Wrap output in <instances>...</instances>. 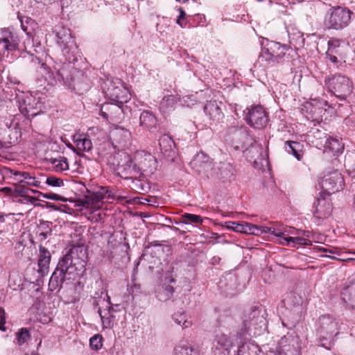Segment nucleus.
<instances>
[{"instance_id": "28", "label": "nucleus", "mask_w": 355, "mask_h": 355, "mask_svg": "<svg viewBox=\"0 0 355 355\" xmlns=\"http://www.w3.org/2000/svg\"><path fill=\"white\" fill-rule=\"evenodd\" d=\"M159 146L162 153L170 155L175 147V142L168 135H163L159 139Z\"/></svg>"}, {"instance_id": "39", "label": "nucleus", "mask_w": 355, "mask_h": 355, "mask_svg": "<svg viewBox=\"0 0 355 355\" xmlns=\"http://www.w3.org/2000/svg\"><path fill=\"white\" fill-rule=\"evenodd\" d=\"M202 222V218L198 215L186 213L182 216V223L185 224H198Z\"/></svg>"}, {"instance_id": "26", "label": "nucleus", "mask_w": 355, "mask_h": 355, "mask_svg": "<svg viewBox=\"0 0 355 355\" xmlns=\"http://www.w3.org/2000/svg\"><path fill=\"white\" fill-rule=\"evenodd\" d=\"M285 149L288 153L293 154L297 160H301L303 155V145L297 141H287L285 142Z\"/></svg>"}, {"instance_id": "58", "label": "nucleus", "mask_w": 355, "mask_h": 355, "mask_svg": "<svg viewBox=\"0 0 355 355\" xmlns=\"http://www.w3.org/2000/svg\"><path fill=\"white\" fill-rule=\"evenodd\" d=\"M31 191L32 193H38L40 195V193H42L41 191H39L37 190H35V189H28V191Z\"/></svg>"}, {"instance_id": "29", "label": "nucleus", "mask_w": 355, "mask_h": 355, "mask_svg": "<svg viewBox=\"0 0 355 355\" xmlns=\"http://www.w3.org/2000/svg\"><path fill=\"white\" fill-rule=\"evenodd\" d=\"M174 288L168 284H163L156 291V297L159 301L166 302L169 300L174 293Z\"/></svg>"}, {"instance_id": "48", "label": "nucleus", "mask_w": 355, "mask_h": 355, "mask_svg": "<svg viewBox=\"0 0 355 355\" xmlns=\"http://www.w3.org/2000/svg\"><path fill=\"white\" fill-rule=\"evenodd\" d=\"M227 228L232 229L235 232L243 233L244 232V225L236 222H230L227 225Z\"/></svg>"}, {"instance_id": "5", "label": "nucleus", "mask_w": 355, "mask_h": 355, "mask_svg": "<svg viewBox=\"0 0 355 355\" xmlns=\"http://www.w3.org/2000/svg\"><path fill=\"white\" fill-rule=\"evenodd\" d=\"M191 167L199 174H204L207 178L218 177L221 175L219 167H215L209 157L202 152L196 154L190 162Z\"/></svg>"}, {"instance_id": "6", "label": "nucleus", "mask_w": 355, "mask_h": 355, "mask_svg": "<svg viewBox=\"0 0 355 355\" xmlns=\"http://www.w3.org/2000/svg\"><path fill=\"white\" fill-rule=\"evenodd\" d=\"M10 178L18 184L23 186L26 185L40 189H43L42 183L44 180V175L41 173L28 172L26 171H18L8 169Z\"/></svg>"}, {"instance_id": "63", "label": "nucleus", "mask_w": 355, "mask_h": 355, "mask_svg": "<svg viewBox=\"0 0 355 355\" xmlns=\"http://www.w3.org/2000/svg\"><path fill=\"white\" fill-rule=\"evenodd\" d=\"M112 239V236H111L108 241V244L110 245V243H112L113 241H112L111 239Z\"/></svg>"}, {"instance_id": "31", "label": "nucleus", "mask_w": 355, "mask_h": 355, "mask_svg": "<svg viewBox=\"0 0 355 355\" xmlns=\"http://www.w3.org/2000/svg\"><path fill=\"white\" fill-rule=\"evenodd\" d=\"M193 348L187 340H182L174 349L175 355H192Z\"/></svg>"}, {"instance_id": "50", "label": "nucleus", "mask_w": 355, "mask_h": 355, "mask_svg": "<svg viewBox=\"0 0 355 355\" xmlns=\"http://www.w3.org/2000/svg\"><path fill=\"white\" fill-rule=\"evenodd\" d=\"M28 191V189L25 188L24 187L15 188V189H13L14 198H17V197L24 196L27 194Z\"/></svg>"}, {"instance_id": "36", "label": "nucleus", "mask_w": 355, "mask_h": 355, "mask_svg": "<svg viewBox=\"0 0 355 355\" xmlns=\"http://www.w3.org/2000/svg\"><path fill=\"white\" fill-rule=\"evenodd\" d=\"M53 168L57 172H62L69 169L67 159L64 157H60L52 161Z\"/></svg>"}, {"instance_id": "45", "label": "nucleus", "mask_w": 355, "mask_h": 355, "mask_svg": "<svg viewBox=\"0 0 355 355\" xmlns=\"http://www.w3.org/2000/svg\"><path fill=\"white\" fill-rule=\"evenodd\" d=\"M217 341L219 345H220L225 349H227L230 346V342L227 338V336L224 334H220L219 336H217Z\"/></svg>"}, {"instance_id": "57", "label": "nucleus", "mask_w": 355, "mask_h": 355, "mask_svg": "<svg viewBox=\"0 0 355 355\" xmlns=\"http://www.w3.org/2000/svg\"><path fill=\"white\" fill-rule=\"evenodd\" d=\"M13 214H9V215H12ZM7 215L4 214L3 213L0 212V223H4L5 222V216Z\"/></svg>"}, {"instance_id": "33", "label": "nucleus", "mask_w": 355, "mask_h": 355, "mask_svg": "<svg viewBox=\"0 0 355 355\" xmlns=\"http://www.w3.org/2000/svg\"><path fill=\"white\" fill-rule=\"evenodd\" d=\"M342 295L343 300L355 309V289L353 287H347L344 289Z\"/></svg>"}, {"instance_id": "47", "label": "nucleus", "mask_w": 355, "mask_h": 355, "mask_svg": "<svg viewBox=\"0 0 355 355\" xmlns=\"http://www.w3.org/2000/svg\"><path fill=\"white\" fill-rule=\"evenodd\" d=\"M104 191L103 200L106 198L107 200H114L116 193H113L111 190H109L107 187H101L98 191Z\"/></svg>"}, {"instance_id": "16", "label": "nucleus", "mask_w": 355, "mask_h": 355, "mask_svg": "<svg viewBox=\"0 0 355 355\" xmlns=\"http://www.w3.org/2000/svg\"><path fill=\"white\" fill-rule=\"evenodd\" d=\"M333 204L330 197L320 193V196L317 199L314 216L319 220L328 218L332 213Z\"/></svg>"}, {"instance_id": "12", "label": "nucleus", "mask_w": 355, "mask_h": 355, "mask_svg": "<svg viewBox=\"0 0 355 355\" xmlns=\"http://www.w3.org/2000/svg\"><path fill=\"white\" fill-rule=\"evenodd\" d=\"M18 103L20 112L27 118L37 115L41 110V103L39 99L31 94L19 98Z\"/></svg>"}, {"instance_id": "27", "label": "nucleus", "mask_w": 355, "mask_h": 355, "mask_svg": "<svg viewBox=\"0 0 355 355\" xmlns=\"http://www.w3.org/2000/svg\"><path fill=\"white\" fill-rule=\"evenodd\" d=\"M343 42L339 39L331 38L328 41V49L327 51L332 50L336 52V55L340 58V60H343L345 54V46L342 45Z\"/></svg>"}, {"instance_id": "42", "label": "nucleus", "mask_w": 355, "mask_h": 355, "mask_svg": "<svg viewBox=\"0 0 355 355\" xmlns=\"http://www.w3.org/2000/svg\"><path fill=\"white\" fill-rule=\"evenodd\" d=\"M45 183L53 187H60L64 185L62 179L51 175L46 178Z\"/></svg>"}, {"instance_id": "46", "label": "nucleus", "mask_w": 355, "mask_h": 355, "mask_svg": "<svg viewBox=\"0 0 355 355\" xmlns=\"http://www.w3.org/2000/svg\"><path fill=\"white\" fill-rule=\"evenodd\" d=\"M101 336L96 335L90 338V345L93 349H98L102 347Z\"/></svg>"}, {"instance_id": "23", "label": "nucleus", "mask_w": 355, "mask_h": 355, "mask_svg": "<svg viewBox=\"0 0 355 355\" xmlns=\"http://www.w3.org/2000/svg\"><path fill=\"white\" fill-rule=\"evenodd\" d=\"M71 255V257L76 260L80 268H84V263H85L87 258V250L83 245H73L67 252Z\"/></svg>"}, {"instance_id": "34", "label": "nucleus", "mask_w": 355, "mask_h": 355, "mask_svg": "<svg viewBox=\"0 0 355 355\" xmlns=\"http://www.w3.org/2000/svg\"><path fill=\"white\" fill-rule=\"evenodd\" d=\"M51 223L48 221L40 222L38 225L37 234L42 239H46L51 234L52 230L51 228Z\"/></svg>"}, {"instance_id": "40", "label": "nucleus", "mask_w": 355, "mask_h": 355, "mask_svg": "<svg viewBox=\"0 0 355 355\" xmlns=\"http://www.w3.org/2000/svg\"><path fill=\"white\" fill-rule=\"evenodd\" d=\"M115 137L121 136L122 138L119 140V143H125L130 138V132L123 128H117L114 132Z\"/></svg>"}, {"instance_id": "35", "label": "nucleus", "mask_w": 355, "mask_h": 355, "mask_svg": "<svg viewBox=\"0 0 355 355\" xmlns=\"http://www.w3.org/2000/svg\"><path fill=\"white\" fill-rule=\"evenodd\" d=\"M173 319L179 325H182L183 328H189L192 325V322L188 320L187 315L184 311L177 312L173 315Z\"/></svg>"}, {"instance_id": "41", "label": "nucleus", "mask_w": 355, "mask_h": 355, "mask_svg": "<svg viewBox=\"0 0 355 355\" xmlns=\"http://www.w3.org/2000/svg\"><path fill=\"white\" fill-rule=\"evenodd\" d=\"M263 232H266V231L262 230L260 227L245 222V234L259 235Z\"/></svg>"}, {"instance_id": "1", "label": "nucleus", "mask_w": 355, "mask_h": 355, "mask_svg": "<svg viewBox=\"0 0 355 355\" xmlns=\"http://www.w3.org/2000/svg\"><path fill=\"white\" fill-rule=\"evenodd\" d=\"M56 36L57 44L65 58L66 62L58 68H55L56 70L55 74L53 71L44 68L46 71L45 79L51 85H55L58 83L70 85L75 70L71 62L76 60L74 56L77 52L78 46L71 36L70 29L67 28L59 27L56 31Z\"/></svg>"}, {"instance_id": "14", "label": "nucleus", "mask_w": 355, "mask_h": 355, "mask_svg": "<svg viewBox=\"0 0 355 355\" xmlns=\"http://www.w3.org/2000/svg\"><path fill=\"white\" fill-rule=\"evenodd\" d=\"M19 42L17 35L9 28H4L0 30V52L17 50Z\"/></svg>"}, {"instance_id": "7", "label": "nucleus", "mask_w": 355, "mask_h": 355, "mask_svg": "<svg viewBox=\"0 0 355 355\" xmlns=\"http://www.w3.org/2000/svg\"><path fill=\"white\" fill-rule=\"evenodd\" d=\"M261 45V57L266 60L279 61L286 55L287 52L292 51V49L287 45H282L268 39L263 40Z\"/></svg>"}, {"instance_id": "9", "label": "nucleus", "mask_w": 355, "mask_h": 355, "mask_svg": "<svg viewBox=\"0 0 355 355\" xmlns=\"http://www.w3.org/2000/svg\"><path fill=\"white\" fill-rule=\"evenodd\" d=\"M105 91L110 101L118 103H125L130 99V92L120 79L109 80Z\"/></svg>"}, {"instance_id": "55", "label": "nucleus", "mask_w": 355, "mask_h": 355, "mask_svg": "<svg viewBox=\"0 0 355 355\" xmlns=\"http://www.w3.org/2000/svg\"><path fill=\"white\" fill-rule=\"evenodd\" d=\"M268 231L277 236L283 237L284 233L279 229L273 228L272 230H271V228H268Z\"/></svg>"}, {"instance_id": "51", "label": "nucleus", "mask_w": 355, "mask_h": 355, "mask_svg": "<svg viewBox=\"0 0 355 355\" xmlns=\"http://www.w3.org/2000/svg\"><path fill=\"white\" fill-rule=\"evenodd\" d=\"M40 196L46 199H50L53 200H62V198L60 196L53 193H40Z\"/></svg>"}, {"instance_id": "62", "label": "nucleus", "mask_w": 355, "mask_h": 355, "mask_svg": "<svg viewBox=\"0 0 355 355\" xmlns=\"http://www.w3.org/2000/svg\"><path fill=\"white\" fill-rule=\"evenodd\" d=\"M37 3H43L45 0H35Z\"/></svg>"}, {"instance_id": "2", "label": "nucleus", "mask_w": 355, "mask_h": 355, "mask_svg": "<svg viewBox=\"0 0 355 355\" xmlns=\"http://www.w3.org/2000/svg\"><path fill=\"white\" fill-rule=\"evenodd\" d=\"M318 183L322 190L320 193H324L327 197L342 191L345 187L344 178L338 170L324 173L323 176L319 178Z\"/></svg>"}, {"instance_id": "52", "label": "nucleus", "mask_w": 355, "mask_h": 355, "mask_svg": "<svg viewBox=\"0 0 355 355\" xmlns=\"http://www.w3.org/2000/svg\"><path fill=\"white\" fill-rule=\"evenodd\" d=\"M185 12L184 10L180 9V13L177 19V24H178L181 27L184 28L186 26V22H184Z\"/></svg>"}, {"instance_id": "64", "label": "nucleus", "mask_w": 355, "mask_h": 355, "mask_svg": "<svg viewBox=\"0 0 355 355\" xmlns=\"http://www.w3.org/2000/svg\"><path fill=\"white\" fill-rule=\"evenodd\" d=\"M322 250L323 252H327V249H325V248H322Z\"/></svg>"}, {"instance_id": "59", "label": "nucleus", "mask_w": 355, "mask_h": 355, "mask_svg": "<svg viewBox=\"0 0 355 355\" xmlns=\"http://www.w3.org/2000/svg\"><path fill=\"white\" fill-rule=\"evenodd\" d=\"M259 306L258 305H256V306H254L252 309V311L254 313L256 311H257L259 309Z\"/></svg>"}, {"instance_id": "60", "label": "nucleus", "mask_w": 355, "mask_h": 355, "mask_svg": "<svg viewBox=\"0 0 355 355\" xmlns=\"http://www.w3.org/2000/svg\"><path fill=\"white\" fill-rule=\"evenodd\" d=\"M242 346H243V345L239 348L237 355H240L241 353L242 352V349H241Z\"/></svg>"}, {"instance_id": "19", "label": "nucleus", "mask_w": 355, "mask_h": 355, "mask_svg": "<svg viewBox=\"0 0 355 355\" xmlns=\"http://www.w3.org/2000/svg\"><path fill=\"white\" fill-rule=\"evenodd\" d=\"M105 297L107 300H105V298H103L101 302L103 304H105V308L103 309L101 307H99L98 313L101 318L103 327L105 328H111L115 318L114 312H115L116 310L114 306H111L110 297L107 294L105 295Z\"/></svg>"}, {"instance_id": "24", "label": "nucleus", "mask_w": 355, "mask_h": 355, "mask_svg": "<svg viewBox=\"0 0 355 355\" xmlns=\"http://www.w3.org/2000/svg\"><path fill=\"white\" fill-rule=\"evenodd\" d=\"M66 275L62 270L56 268L49 280V286L50 290L53 291L60 289L65 281Z\"/></svg>"}, {"instance_id": "10", "label": "nucleus", "mask_w": 355, "mask_h": 355, "mask_svg": "<svg viewBox=\"0 0 355 355\" xmlns=\"http://www.w3.org/2000/svg\"><path fill=\"white\" fill-rule=\"evenodd\" d=\"M318 333L320 340L331 341L338 334V324L329 314L321 315L318 320Z\"/></svg>"}, {"instance_id": "37", "label": "nucleus", "mask_w": 355, "mask_h": 355, "mask_svg": "<svg viewBox=\"0 0 355 355\" xmlns=\"http://www.w3.org/2000/svg\"><path fill=\"white\" fill-rule=\"evenodd\" d=\"M124 158L125 159V165H121L119 163L118 165V169L121 168V171L125 173V174H130L132 171H135V164L133 163V161L130 158V157L126 154L123 153Z\"/></svg>"}, {"instance_id": "15", "label": "nucleus", "mask_w": 355, "mask_h": 355, "mask_svg": "<svg viewBox=\"0 0 355 355\" xmlns=\"http://www.w3.org/2000/svg\"><path fill=\"white\" fill-rule=\"evenodd\" d=\"M135 159L137 160L138 167L141 171L152 174L157 170V159L150 153L144 151L137 152Z\"/></svg>"}, {"instance_id": "20", "label": "nucleus", "mask_w": 355, "mask_h": 355, "mask_svg": "<svg viewBox=\"0 0 355 355\" xmlns=\"http://www.w3.org/2000/svg\"><path fill=\"white\" fill-rule=\"evenodd\" d=\"M139 126L151 133H155L159 128L156 116L149 110H144L139 116Z\"/></svg>"}, {"instance_id": "61", "label": "nucleus", "mask_w": 355, "mask_h": 355, "mask_svg": "<svg viewBox=\"0 0 355 355\" xmlns=\"http://www.w3.org/2000/svg\"><path fill=\"white\" fill-rule=\"evenodd\" d=\"M94 306H98V305H99V302H97L96 300H95V301L94 302Z\"/></svg>"}, {"instance_id": "54", "label": "nucleus", "mask_w": 355, "mask_h": 355, "mask_svg": "<svg viewBox=\"0 0 355 355\" xmlns=\"http://www.w3.org/2000/svg\"><path fill=\"white\" fill-rule=\"evenodd\" d=\"M1 192L5 193L6 194L14 198V192L13 189L10 187H3L0 190Z\"/></svg>"}, {"instance_id": "4", "label": "nucleus", "mask_w": 355, "mask_h": 355, "mask_svg": "<svg viewBox=\"0 0 355 355\" xmlns=\"http://www.w3.org/2000/svg\"><path fill=\"white\" fill-rule=\"evenodd\" d=\"M353 12L347 8L337 6L330 10L326 24L329 28L340 30L347 27L352 19Z\"/></svg>"}, {"instance_id": "21", "label": "nucleus", "mask_w": 355, "mask_h": 355, "mask_svg": "<svg viewBox=\"0 0 355 355\" xmlns=\"http://www.w3.org/2000/svg\"><path fill=\"white\" fill-rule=\"evenodd\" d=\"M73 141L76 145V148L71 146L73 150H76L77 154L80 155L83 152H88L92 148V141L87 138V135L83 134H75L73 136ZM71 148V146H69Z\"/></svg>"}, {"instance_id": "25", "label": "nucleus", "mask_w": 355, "mask_h": 355, "mask_svg": "<svg viewBox=\"0 0 355 355\" xmlns=\"http://www.w3.org/2000/svg\"><path fill=\"white\" fill-rule=\"evenodd\" d=\"M204 111L213 120H219L223 116L221 110L215 101L207 102L204 107Z\"/></svg>"}, {"instance_id": "32", "label": "nucleus", "mask_w": 355, "mask_h": 355, "mask_svg": "<svg viewBox=\"0 0 355 355\" xmlns=\"http://www.w3.org/2000/svg\"><path fill=\"white\" fill-rule=\"evenodd\" d=\"M178 100V98L174 95L165 96L160 102V108L164 111L170 110L174 107Z\"/></svg>"}, {"instance_id": "43", "label": "nucleus", "mask_w": 355, "mask_h": 355, "mask_svg": "<svg viewBox=\"0 0 355 355\" xmlns=\"http://www.w3.org/2000/svg\"><path fill=\"white\" fill-rule=\"evenodd\" d=\"M14 200L16 202L19 203V204L35 205V202L37 200V199L35 197H32V196H28V194H26L24 196L19 197V198H16Z\"/></svg>"}, {"instance_id": "30", "label": "nucleus", "mask_w": 355, "mask_h": 355, "mask_svg": "<svg viewBox=\"0 0 355 355\" xmlns=\"http://www.w3.org/2000/svg\"><path fill=\"white\" fill-rule=\"evenodd\" d=\"M343 149V144L339 139L332 137H329L327 139L324 144V150L326 152L338 154L341 153Z\"/></svg>"}, {"instance_id": "13", "label": "nucleus", "mask_w": 355, "mask_h": 355, "mask_svg": "<svg viewBox=\"0 0 355 355\" xmlns=\"http://www.w3.org/2000/svg\"><path fill=\"white\" fill-rule=\"evenodd\" d=\"M100 114L107 121L119 122L123 118L124 105L114 101L105 103L101 106Z\"/></svg>"}, {"instance_id": "44", "label": "nucleus", "mask_w": 355, "mask_h": 355, "mask_svg": "<svg viewBox=\"0 0 355 355\" xmlns=\"http://www.w3.org/2000/svg\"><path fill=\"white\" fill-rule=\"evenodd\" d=\"M17 341L19 345L24 344L29 338V332L26 329L22 328L17 335Z\"/></svg>"}, {"instance_id": "8", "label": "nucleus", "mask_w": 355, "mask_h": 355, "mask_svg": "<svg viewBox=\"0 0 355 355\" xmlns=\"http://www.w3.org/2000/svg\"><path fill=\"white\" fill-rule=\"evenodd\" d=\"M269 121L268 113L263 106L261 105H252L248 108L245 114V122L254 129L261 130L264 128Z\"/></svg>"}, {"instance_id": "17", "label": "nucleus", "mask_w": 355, "mask_h": 355, "mask_svg": "<svg viewBox=\"0 0 355 355\" xmlns=\"http://www.w3.org/2000/svg\"><path fill=\"white\" fill-rule=\"evenodd\" d=\"M103 191L88 192L82 200V206L83 208L88 209L91 213L100 209L103 205Z\"/></svg>"}, {"instance_id": "53", "label": "nucleus", "mask_w": 355, "mask_h": 355, "mask_svg": "<svg viewBox=\"0 0 355 355\" xmlns=\"http://www.w3.org/2000/svg\"><path fill=\"white\" fill-rule=\"evenodd\" d=\"M5 324V311L3 309L0 308V329L4 330L3 328Z\"/></svg>"}, {"instance_id": "11", "label": "nucleus", "mask_w": 355, "mask_h": 355, "mask_svg": "<svg viewBox=\"0 0 355 355\" xmlns=\"http://www.w3.org/2000/svg\"><path fill=\"white\" fill-rule=\"evenodd\" d=\"M247 144L249 145V148L245 149L247 159L252 163L254 168H260L259 165L263 160L262 149L257 144L255 137L248 132L245 134V145Z\"/></svg>"}, {"instance_id": "3", "label": "nucleus", "mask_w": 355, "mask_h": 355, "mask_svg": "<svg viewBox=\"0 0 355 355\" xmlns=\"http://www.w3.org/2000/svg\"><path fill=\"white\" fill-rule=\"evenodd\" d=\"M331 92L340 99H345L353 92L354 84L352 80L344 75L335 74L325 80Z\"/></svg>"}, {"instance_id": "49", "label": "nucleus", "mask_w": 355, "mask_h": 355, "mask_svg": "<svg viewBox=\"0 0 355 355\" xmlns=\"http://www.w3.org/2000/svg\"><path fill=\"white\" fill-rule=\"evenodd\" d=\"M335 51H333L332 50H330L329 51H327L326 53V57L328 58L330 62H331L334 64H338L340 60V58L335 53Z\"/></svg>"}, {"instance_id": "38", "label": "nucleus", "mask_w": 355, "mask_h": 355, "mask_svg": "<svg viewBox=\"0 0 355 355\" xmlns=\"http://www.w3.org/2000/svg\"><path fill=\"white\" fill-rule=\"evenodd\" d=\"M283 238L286 241V244L288 245H289L291 243H293V245H292L293 247H295V244L300 245H311V241L307 239L303 238V237L288 236V237H283Z\"/></svg>"}, {"instance_id": "18", "label": "nucleus", "mask_w": 355, "mask_h": 355, "mask_svg": "<svg viewBox=\"0 0 355 355\" xmlns=\"http://www.w3.org/2000/svg\"><path fill=\"white\" fill-rule=\"evenodd\" d=\"M56 268L62 270L65 275H69V278H75L77 271L82 269L78 263L68 253L60 259Z\"/></svg>"}, {"instance_id": "56", "label": "nucleus", "mask_w": 355, "mask_h": 355, "mask_svg": "<svg viewBox=\"0 0 355 355\" xmlns=\"http://www.w3.org/2000/svg\"><path fill=\"white\" fill-rule=\"evenodd\" d=\"M114 200H116L117 202L123 203V200H126V197L116 193Z\"/></svg>"}, {"instance_id": "22", "label": "nucleus", "mask_w": 355, "mask_h": 355, "mask_svg": "<svg viewBox=\"0 0 355 355\" xmlns=\"http://www.w3.org/2000/svg\"><path fill=\"white\" fill-rule=\"evenodd\" d=\"M51 261L50 252L44 247L40 246V257L38 259V272L41 276H44L49 272Z\"/></svg>"}]
</instances>
